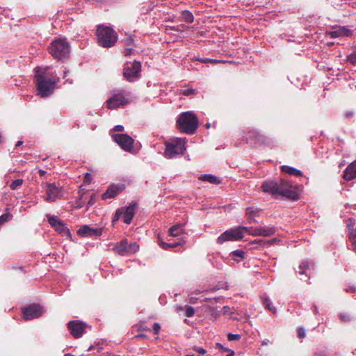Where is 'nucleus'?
<instances>
[{
    "label": "nucleus",
    "instance_id": "obj_1",
    "mask_svg": "<svg viewBox=\"0 0 356 356\" xmlns=\"http://www.w3.org/2000/svg\"><path fill=\"white\" fill-rule=\"evenodd\" d=\"M35 83L37 95L47 97L51 95L59 78L51 67H38L35 69Z\"/></svg>",
    "mask_w": 356,
    "mask_h": 356
},
{
    "label": "nucleus",
    "instance_id": "obj_2",
    "mask_svg": "<svg viewBox=\"0 0 356 356\" xmlns=\"http://www.w3.org/2000/svg\"><path fill=\"white\" fill-rule=\"evenodd\" d=\"M96 35L98 44L104 48L113 47L118 38L117 32L113 28L103 24L97 26Z\"/></svg>",
    "mask_w": 356,
    "mask_h": 356
},
{
    "label": "nucleus",
    "instance_id": "obj_3",
    "mask_svg": "<svg viewBox=\"0 0 356 356\" xmlns=\"http://www.w3.org/2000/svg\"><path fill=\"white\" fill-rule=\"evenodd\" d=\"M179 130L187 134H193L198 127V119L192 111L181 113L177 120Z\"/></svg>",
    "mask_w": 356,
    "mask_h": 356
},
{
    "label": "nucleus",
    "instance_id": "obj_4",
    "mask_svg": "<svg viewBox=\"0 0 356 356\" xmlns=\"http://www.w3.org/2000/svg\"><path fill=\"white\" fill-rule=\"evenodd\" d=\"M186 138H177L165 143L164 156L167 159H174L183 155L186 149Z\"/></svg>",
    "mask_w": 356,
    "mask_h": 356
},
{
    "label": "nucleus",
    "instance_id": "obj_5",
    "mask_svg": "<svg viewBox=\"0 0 356 356\" xmlns=\"http://www.w3.org/2000/svg\"><path fill=\"white\" fill-rule=\"evenodd\" d=\"M49 51L54 58L62 60L69 56L70 47L65 39L58 38L51 42Z\"/></svg>",
    "mask_w": 356,
    "mask_h": 356
},
{
    "label": "nucleus",
    "instance_id": "obj_6",
    "mask_svg": "<svg viewBox=\"0 0 356 356\" xmlns=\"http://www.w3.org/2000/svg\"><path fill=\"white\" fill-rule=\"evenodd\" d=\"M131 100V93L126 90H122L113 94L111 97L106 100V107L108 109H115L129 104Z\"/></svg>",
    "mask_w": 356,
    "mask_h": 356
},
{
    "label": "nucleus",
    "instance_id": "obj_7",
    "mask_svg": "<svg viewBox=\"0 0 356 356\" xmlns=\"http://www.w3.org/2000/svg\"><path fill=\"white\" fill-rule=\"evenodd\" d=\"M277 195L284 196L293 200H297L299 196L297 188L286 180H281L277 183Z\"/></svg>",
    "mask_w": 356,
    "mask_h": 356
},
{
    "label": "nucleus",
    "instance_id": "obj_8",
    "mask_svg": "<svg viewBox=\"0 0 356 356\" xmlns=\"http://www.w3.org/2000/svg\"><path fill=\"white\" fill-rule=\"evenodd\" d=\"M244 227L239 226L226 230L217 238V243L222 244L228 241H238L244 237Z\"/></svg>",
    "mask_w": 356,
    "mask_h": 356
},
{
    "label": "nucleus",
    "instance_id": "obj_9",
    "mask_svg": "<svg viewBox=\"0 0 356 356\" xmlns=\"http://www.w3.org/2000/svg\"><path fill=\"white\" fill-rule=\"evenodd\" d=\"M139 250V245L136 243H128L127 239H123L116 243L113 250L120 255H128L136 253Z\"/></svg>",
    "mask_w": 356,
    "mask_h": 356
},
{
    "label": "nucleus",
    "instance_id": "obj_10",
    "mask_svg": "<svg viewBox=\"0 0 356 356\" xmlns=\"http://www.w3.org/2000/svg\"><path fill=\"white\" fill-rule=\"evenodd\" d=\"M140 68V62L135 60L132 63H127L124 67L123 75L129 81H134L139 77Z\"/></svg>",
    "mask_w": 356,
    "mask_h": 356
},
{
    "label": "nucleus",
    "instance_id": "obj_11",
    "mask_svg": "<svg viewBox=\"0 0 356 356\" xmlns=\"http://www.w3.org/2000/svg\"><path fill=\"white\" fill-rule=\"evenodd\" d=\"M42 188L45 190L46 195L44 197L47 202H55L60 195L61 189L54 183H42Z\"/></svg>",
    "mask_w": 356,
    "mask_h": 356
},
{
    "label": "nucleus",
    "instance_id": "obj_12",
    "mask_svg": "<svg viewBox=\"0 0 356 356\" xmlns=\"http://www.w3.org/2000/svg\"><path fill=\"white\" fill-rule=\"evenodd\" d=\"M113 140L124 150L129 152L133 148L134 139L127 134H115L112 135Z\"/></svg>",
    "mask_w": 356,
    "mask_h": 356
},
{
    "label": "nucleus",
    "instance_id": "obj_13",
    "mask_svg": "<svg viewBox=\"0 0 356 356\" xmlns=\"http://www.w3.org/2000/svg\"><path fill=\"white\" fill-rule=\"evenodd\" d=\"M48 222L54 229L63 236L70 237V232L65 224L54 216L48 217Z\"/></svg>",
    "mask_w": 356,
    "mask_h": 356
},
{
    "label": "nucleus",
    "instance_id": "obj_14",
    "mask_svg": "<svg viewBox=\"0 0 356 356\" xmlns=\"http://www.w3.org/2000/svg\"><path fill=\"white\" fill-rule=\"evenodd\" d=\"M353 31L348 26H332V30L327 31L326 34L332 38L350 37L353 35Z\"/></svg>",
    "mask_w": 356,
    "mask_h": 356
},
{
    "label": "nucleus",
    "instance_id": "obj_15",
    "mask_svg": "<svg viewBox=\"0 0 356 356\" xmlns=\"http://www.w3.org/2000/svg\"><path fill=\"white\" fill-rule=\"evenodd\" d=\"M24 318L26 321L40 317L44 312L43 308L39 305L33 304L23 309Z\"/></svg>",
    "mask_w": 356,
    "mask_h": 356
},
{
    "label": "nucleus",
    "instance_id": "obj_16",
    "mask_svg": "<svg viewBox=\"0 0 356 356\" xmlns=\"http://www.w3.org/2000/svg\"><path fill=\"white\" fill-rule=\"evenodd\" d=\"M67 327L74 337L79 338L85 332L86 325L79 321H72L68 323Z\"/></svg>",
    "mask_w": 356,
    "mask_h": 356
},
{
    "label": "nucleus",
    "instance_id": "obj_17",
    "mask_svg": "<svg viewBox=\"0 0 356 356\" xmlns=\"http://www.w3.org/2000/svg\"><path fill=\"white\" fill-rule=\"evenodd\" d=\"M78 234L83 237L99 236L102 235V229L91 227L88 225H83L77 231Z\"/></svg>",
    "mask_w": 356,
    "mask_h": 356
},
{
    "label": "nucleus",
    "instance_id": "obj_18",
    "mask_svg": "<svg viewBox=\"0 0 356 356\" xmlns=\"http://www.w3.org/2000/svg\"><path fill=\"white\" fill-rule=\"evenodd\" d=\"M124 189L123 185H111L106 192L102 194V199L106 200L113 198L116 196L120 191Z\"/></svg>",
    "mask_w": 356,
    "mask_h": 356
},
{
    "label": "nucleus",
    "instance_id": "obj_19",
    "mask_svg": "<svg viewBox=\"0 0 356 356\" xmlns=\"http://www.w3.org/2000/svg\"><path fill=\"white\" fill-rule=\"evenodd\" d=\"M122 211L123 221L126 224H130L135 214V205H129L120 209Z\"/></svg>",
    "mask_w": 356,
    "mask_h": 356
},
{
    "label": "nucleus",
    "instance_id": "obj_20",
    "mask_svg": "<svg viewBox=\"0 0 356 356\" xmlns=\"http://www.w3.org/2000/svg\"><path fill=\"white\" fill-rule=\"evenodd\" d=\"M261 188L264 193L277 195V182L271 180L265 181L261 185Z\"/></svg>",
    "mask_w": 356,
    "mask_h": 356
},
{
    "label": "nucleus",
    "instance_id": "obj_21",
    "mask_svg": "<svg viewBox=\"0 0 356 356\" xmlns=\"http://www.w3.org/2000/svg\"><path fill=\"white\" fill-rule=\"evenodd\" d=\"M343 178L347 181L356 178V160L349 164L346 168Z\"/></svg>",
    "mask_w": 356,
    "mask_h": 356
},
{
    "label": "nucleus",
    "instance_id": "obj_22",
    "mask_svg": "<svg viewBox=\"0 0 356 356\" xmlns=\"http://www.w3.org/2000/svg\"><path fill=\"white\" fill-rule=\"evenodd\" d=\"M260 213V209H254V207H248L246 209L245 215L248 218V221L249 223L257 222L255 219L256 216H258Z\"/></svg>",
    "mask_w": 356,
    "mask_h": 356
},
{
    "label": "nucleus",
    "instance_id": "obj_23",
    "mask_svg": "<svg viewBox=\"0 0 356 356\" xmlns=\"http://www.w3.org/2000/svg\"><path fill=\"white\" fill-rule=\"evenodd\" d=\"M276 231L274 226H260L259 236L268 237L275 234Z\"/></svg>",
    "mask_w": 356,
    "mask_h": 356
},
{
    "label": "nucleus",
    "instance_id": "obj_24",
    "mask_svg": "<svg viewBox=\"0 0 356 356\" xmlns=\"http://www.w3.org/2000/svg\"><path fill=\"white\" fill-rule=\"evenodd\" d=\"M184 224H176L169 229V234L172 236H179L184 232Z\"/></svg>",
    "mask_w": 356,
    "mask_h": 356
},
{
    "label": "nucleus",
    "instance_id": "obj_25",
    "mask_svg": "<svg viewBox=\"0 0 356 356\" xmlns=\"http://www.w3.org/2000/svg\"><path fill=\"white\" fill-rule=\"evenodd\" d=\"M281 170L282 172L291 175H294L296 177L302 176V172L300 170L291 166L282 165L281 167Z\"/></svg>",
    "mask_w": 356,
    "mask_h": 356
},
{
    "label": "nucleus",
    "instance_id": "obj_26",
    "mask_svg": "<svg viewBox=\"0 0 356 356\" xmlns=\"http://www.w3.org/2000/svg\"><path fill=\"white\" fill-rule=\"evenodd\" d=\"M349 231V240L351 243V249L356 252V229L353 227H348Z\"/></svg>",
    "mask_w": 356,
    "mask_h": 356
},
{
    "label": "nucleus",
    "instance_id": "obj_27",
    "mask_svg": "<svg viewBox=\"0 0 356 356\" xmlns=\"http://www.w3.org/2000/svg\"><path fill=\"white\" fill-rule=\"evenodd\" d=\"M261 300L264 306L268 309L272 313L275 314L276 312L275 307L272 305L271 300L270 298L266 296H263L261 297Z\"/></svg>",
    "mask_w": 356,
    "mask_h": 356
},
{
    "label": "nucleus",
    "instance_id": "obj_28",
    "mask_svg": "<svg viewBox=\"0 0 356 356\" xmlns=\"http://www.w3.org/2000/svg\"><path fill=\"white\" fill-rule=\"evenodd\" d=\"M310 270V263L309 261H303L298 267V270L296 271L299 275L306 274L307 275L308 271Z\"/></svg>",
    "mask_w": 356,
    "mask_h": 356
},
{
    "label": "nucleus",
    "instance_id": "obj_29",
    "mask_svg": "<svg viewBox=\"0 0 356 356\" xmlns=\"http://www.w3.org/2000/svg\"><path fill=\"white\" fill-rule=\"evenodd\" d=\"M202 181H206L211 184H220V179L212 175H204L200 178Z\"/></svg>",
    "mask_w": 356,
    "mask_h": 356
},
{
    "label": "nucleus",
    "instance_id": "obj_30",
    "mask_svg": "<svg viewBox=\"0 0 356 356\" xmlns=\"http://www.w3.org/2000/svg\"><path fill=\"white\" fill-rule=\"evenodd\" d=\"M181 18L186 23H192L194 19L193 14L188 10H184L181 13Z\"/></svg>",
    "mask_w": 356,
    "mask_h": 356
},
{
    "label": "nucleus",
    "instance_id": "obj_31",
    "mask_svg": "<svg viewBox=\"0 0 356 356\" xmlns=\"http://www.w3.org/2000/svg\"><path fill=\"white\" fill-rule=\"evenodd\" d=\"M244 231L251 236H259V227H244Z\"/></svg>",
    "mask_w": 356,
    "mask_h": 356
},
{
    "label": "nucleus",
    "instance_id": "obj_32",
    "mask_svg": "<svg viewBox=\"0 0 356 356\" xmlns=\"http://www.w3.org/2000/svg\"><path fill=\"white\" fill-rule=\"evenodd\" d=\"M232 259L235 261H239L244 257V252L241 250H234L232 252Z\"/></svg>",
    "mask_w": 356,
    "mask_h": 356
},
{
    "label": "nucleus",
    "instance_id": "obj_33",
    "mask_svg": "<svg viewBox=\"0 0 356 356\" xmlns=\"http://www.w3.org/2000/svg\"><path fill=\"white\" fill-rule=\"evenodd\" d=\"M24 183V180L22 179H17L13 180L10 184V188L11 190L15 191L19 188Z\"/></svg>",
    "mask_w": 356,
    "mask_h": 356
},
{
    "label": "nucleus",
    "instance_id": "obj_34",
    "mask_svg": "<svg viewBox=\"0 0 356 356\" xmlns=\"http://www.w3.org/2000/svg\"><path fill=\"white\" fill-rule=\"evenodd\" d=\"M339 318L343 322H348L353 319V317L351 316V315H350L348 314H345V313H341L339 314Z\"/></svg>",
    "mask_w": 356,
    "mask_h": 356
},
{
    "label": "nucleus",
    "instance_id": "obj_35",
    "mask_svg": "<svg viewBox=\"0 0 356 356\" xmlns=\"http://www.w3.org/2000/svg\"><path fill=\"white\" fill-rule=\"evenodd\" d=\"M11 218V215L9 213H4L0 216V225L7 222Z\"/></svg>",
    "mask_w": 356,
    "mask_h": 356
},
{
    "label": "nucleus",
    "instance_id": "obj_36",
    "mask_svg": "<svg viewBox=\"0 0 356 356\" xmlns=\"http://www.w3.org/2000/svg\"><path fill=\"white\" fill-rule=\"evenodd\" d=\"M181 94L188 96L195 94V90L193 88H184L181 90Z\"/></svg>",
    "mask_w": 356,
    "mask_h": 356
},
{
    "label": "nucleus",
    "instance_id": "obj_37",
    "mask_svg": "<svg viewBox=\"0 0 356 356\" xmlns=\"http://www.w3.org/2000/svg\"><path fill=\"white\" fill-rule=\"evenodd\" d=\"M122 211H121L120 209H118L115 211L114 216L113 217V223H115L118 220H119V219L122 216Z\"/></svg>",
    "mask_w": 356,
    "mask_h": 356
},
{
    "label": "nucleus",
    "instance_id": "obj_38",
    "mask_svg": "<svg viewBox=\"0 0 356 356\" xmlns=\"http://www.w3.org/2000/svg\"><path fill=\"white\" fill-rule=\"evenodd\" d=\"M195 314V309L193 307L188 306L186 309V316L187 317H192Z\"/></svg>",
    "mask_w": 356,
    "mask_h": 356
},
{
    "label": "nucleus",
    "instance_id": "obj_39",
    "mask_svg": "<svg viewBox=\"0 0 356 356\" xmlns=\"http://www.w3.org/2000/svg\"><path fill=\"white\" fill-rule=\"evenodd\" d=\"M227 338L229 341H235L240 339L241 336L236 334L229 333L227 335Z\"/></svg>",
    "mask_w": 356,
    "mask_h": 356
},
{
    "label": "nucleus",
    "instance_id": "obj_40",
    "mask_svg": "<svg viewBox=\"0 0 356 356\" xmlns=\"http://www.w3.org/2000/svg\"><path fill=\"white\" fill-rule=\"evenodd\" d=\"M348 59L351 63L356 64V51L350 54L348 56Z\"/></svg>",
    "mask_w": 356,
    "mask_h": 356
},
{
    "label": "nucleus",
    "instance_id": "obj_41",
    "mask_svg": "<svg viewBox=\"0 0 356 356\" xmlns=\"http://www.w3.org/2000/svg\"><path fill=\"white\" fill-rule=\"evenodd\" d=\"M185 242H186V240L184 239L183 238H181L178 242L168 243L170 244V248H175L178 245H181L184 244Z\"/></svg>",
    "mask_w": 356,
    "mask_h": 356
},
{
    "label": "nucleus",
    "instance_id": "obj_42",
    "mask_svg": "<svg viewBox=\"0 0 356 356\" xmlns=\"http://www.w3.org/2000/svg\"><path fill=\"white\" fill-rule=\"evenodd\" d=\"M91 180H92L91 175L90 173H86L84 175V177H83L84 184H90Z\"/></svg>",
    "mask_w": 356,
    "mask_h": 356
},
{
    "label": "nucleus",
    "instance_id": "obj_43",
    "mask_svg": "<svg viewBox=\"0 0 356 356\" xmlns=\"http://www.w3.org/2000/svg\"><path fill=\"white\" fill-rule=\"evenodd\" d=\"M199 60L203 63H206L208 62H211V63H220V60H218L210 59V58H203L199 59Z\"/></svg>",
    "mask_w": 356,
    "mask_h": 356
},
{
    "label": "nucleus",
    "instance_id": "obj_44",
    "mask_svg": "<svg viewBox=\"0 0 356 356\" xmlns=\"http://www.w3.org/2000/svg\"><path fill=\"white\" fill-rule=\"evenodd\" d=\"M298 336L299 338H304L306 336L305 330L302 327H299L298 330Z\"/></svg>",
    "mask_w": 356,
    "mask_h": 356
},
{
    "label": "nucleus",
    "instance_id": "obj_45",
    "mask_svg": "<svg viewBox=\"0 0 356 356\" xmlns=\"http://www.w3.org/2000/svg\"><path fill=\"white\" fill-rule=\"evenodd\" d=\"M95 201H96V195L95 194L91 195L90 200L88 202V206L90 207V206L94 204Z\"/></svg>",
    "mask_w": 356,
    "mask_h": 356
},
{
    "label": "nucleus",
    "instance_id": "obj_46",
    "mask_svg": "<svg viewBox=\"0 0 356 356\" xmlns=\"http://www.w3.org/2000/svg\"><path fill=\"white\" fill-rule=\"evenodd\" d=\"M135 50L133 48H126L124 51V54L125 56H130L134 54Z\"/></svg>",
    "mask_w": 356,
    "mask_h": 356
},
{
    "label": "nucleus",
    "instance_id": "obj_47",
    "mask_svg": "<svg viewBox=\"0 0 356 356\" xmlns=\"http://www.w3.org/2000/svg\"><path fill=\"white\" fill-rule=\"evenodd\" d=\"M159 245L163 249V250H169L170 248V244L165 242H160Z\"/></svg>",
    "mask_w": 356,
    "mask_h": 356
},
{
    "label": "nucleus",
    "instance_id": "obj_48",
    "mask_svg": "<svg viewBox=\"0 0 356 356\" xmlns=\"http://www.w3.org/2000/svg\"><path fill=\"white\" fill-rule=\"evenodd\" d=\"M152 327L155 334H158L161 330V326L158 323H154Z\"/></svg>",
    "mask_w": 356,
    "mask_h": 356
},
{
    "label": "nucleus",
    "instance_id": "obj_49",
    "mask_svg": "<svg viewBox=\"0 0 356 356\" xmlns=\"http://www.w3.org/2000/svg\"><path fill=\"white\" fill-rule=\"evenodd\" d=\"M113 130L114 131H123L124 127L122 125H116L113 127Z\"/></svg>",
    "mask_w": 356,
    "mask_h": 356
},
{
    "label": "nucleus",
    "instance_id": "obj_50",
    "mask_svg": "<svg viewBox=\"0 0 356 356\" xmlns=\"http://www.w3.org/2000/svg\"><path fill=\"white\" fill-rule=\"evenodd\" d=\"M346 291L347 292L353 293V292L356 291V287L355 286H349L348 288L346 289Z\"/></svg>",
    "mask_w": 356,
    "mask_h": 356
},
{
    "label": "nucleus",
    "instance_id": "obj_51",
    "mask_svg": "<svg viewBox=\"0 0 356 356\" xmlns=\"http://www.w3.org/2000/svg\"><path fill=\"white\" fill-rule=\"evenodd\" d=\"M195 350L197 352H198V353H201V354H202V355H204V354H205V353H206V350H205L204 349H203L202 348H200V347H196V348H195Z\"/></svg>",
    "mask_w": 356,
    "mask_h": 356
},
{
    "label": "nucleus",
    "instance_id": "obj_52",
    "mask_svg": "<svg viewBox=\"0 0 356 356\" xmlns=\"http://www.w3.org/2000/svg\"><path fill=\"white\" fill-rule=\"evenodd\" d=\"M134 42V40L132 38H127L125 40H124V43L125 44L127 45H131Z\"/></svg>",
    "mask_w": 356,
    "mask_h": 356
},
{
    "label": "nucleus",
    "instance_id": "obj_53",
    "mask_svg": "<svg viewBox=\"0 0 356 356\" xmlns=\"http://www.w3.org/2000/svg\"><path fill=\"white\" fill-rule=\"evenodd\" d=\"M222 310L225 314H227L229 313L230 308L227 306H224Z\"/></svg>",
    "mask_w": 356,
    "mask_h": 356
},
{
    "label": "nucleus",
    "instance_id": "obj_54",
    "mask_svg": "<svg viewBox=\"0 0 356 356\" xmlns=\"http://www.w3.org/2000/svg\"><path fill=\"white\" fill-rule=\"evenodd\" d=\"M315 356H326L325 352L322 351L320 353H318L315 355Z\"/></svg>",
    "mask_w": 356,
    "mask_h": 356
},
{
    "label": "nucleus",
    "instance_id": "obj_55",
    "mask_svg": "<svg viewBox=\"0 0 356 356\" xmlns=\"http://www.w3.org/2000/svg\"><path fill=\"white\" fill-rule=\"evenodd\" d=\"M39 174L40 176H44L46 174V171L43 170H39Z\"/></svg>",
    "mask_w": 356,
    "mask_h": 356
},
{
    "label": "nucleus",
    "instance_id": "obj_56",
    "mask_svg": "<svg viewBox=\"0 0 356 356\" xmlns=\"http://www.w3.org/2000/svg\"><path fill=\"white\" fill-rule=\"evenodd\" d=\"M314 312L315 314H317L318 313V310L316 305H314Z\"/></svg>",
    "mask_w": 356,
    "mask_h": 356
},
{
    "label": "nucleus",
    "instance_id": "obj_57",
    "mask_svg": "<svg viewBox=\"0 0 356 356\" xmlns=\"http://www.w3.org/2000/svg\"><path fill=\"white\" fill-rule=\"evenodd\" d=\"M22 143H23V142H22V140H19V141L16 143L15 146H16V147H19V146L22 145Z\"/></svg>",
    "mask_w": 356,
    "mask_h": 356
},
{
    "label": "nucleus",
    "instance_id": "obj_58",
    "mask_svg": "<svg viewBox=\"0 0 356 356\" xmlns=\"http://www.w3.org/2000/svg\"><path fill=\"white\" fill-rule=\"evenodd\" d=\"M67 73H68V72H67V71L64 72V73H63V79H66V76H67Z\"/></svg>",
    "mask_w": 356,
    "mask_h": 356
},
{
    "label": "nucleus",
    "instance_id": "obj_59",
    "mask_svg": "<svg viewBox=\"0 0 356 356\" xmlns=\"http://www.w3.org/2000/svg\"><path fill=\"white\" fill-rule=\"evenodd\" d=\"M234 355V352L232 351L229 354H228L227 356H233Z\"/></svg>",
    "mask_w": 356,
    "mask_h": 356
},
{
    "label": "nucleus",
    "instance_id": "obj_60",
    "mask_svg": "<svg viewBox=\"0 0 356 356\" xmlns=\"http://www.w3.org/2000/svg\"><path fill=\"white\" fill-rule=\"evenodd\" d=\"M160 242H163L161 239V238L159 236L158 237V243H159Z\"/></svg>",
    "mask_w": 356,
    "mask_h": 356
},
{
    "label": "nucleus",
    "instance_id": "obj_61",
    "mask_svg": "<svg viewBox=\"0 0 356 356\" xmlns=\"http://www.w3.org/2000/svg\"><path fill=\"white\" fill-rule=\"evenodd\" d=\"M66 81H68L70 83H72V80H70L69 79H66Z\"/></svg>",
    "mask_w": 356,
    "mask_h": 356
},
{
    "label": "nucleus",
    "instance_id": "obj_62",
    "mask_svg": "<svg viewBox=\"0 0 356 356\" xmlns=\"http://www.w3.org/2000/svg\"><path fill=\"white\" fill-rule=\"evenodd\" d=\"M64 356H74V355H71V354H65Z\"/></svg>",
    "mask_w": 356,
    "mask_h": 356
},
{
    "label": "nucleus",
    "instance_id": "obj_63",
    "mask_svg": "<svg viewBox=\"0 0 356 356\" xmlns=\"http://www.w3.org/2000/svg\"><path fill=\"white\" fill-rule=\"evenodd\" d=\"M348 117H351V116H352V114L348 113Z\"/></svg>",
    "mask_w": 356,
    "mask_h": 356
},
{
    "label": "nucleus",
    "instance_id": "obj_64",
    "mask_svg": "<svg viewBox=\"0 0 356 356\" xmlns=\"http://www.w3.org/2000/svg\"><path fill=\"white\" fill-rule=\"evenodd\" d=\"M185 356H194L193 355H186Z\"/></svg>",
    "mask_w": 356,
    "mask_h": 356
}]
</instances>
